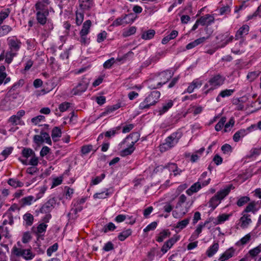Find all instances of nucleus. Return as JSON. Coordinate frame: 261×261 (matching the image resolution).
<instances>
[{
  "label": "nucleus",
  "instance_id": "32",
  "mask_svg": "<svg viewBox=\"0 0 261 261\" xmlns=\"http://www.w3.org/2000/svg\"><path fill=\"white\" fill-rule=\"evenodd\" d=\"M171 235V232L169 229H165L161 231L157 237L156 241L158 242H163L165 239L169 237Z\"/></svg>",
  "mask_w": 261,
  "mask_h": 261
},
{
  "label": "nucleus",
  "instance_id": "16",
  "mask_svg": "<svg viewBox=\"0 0 261 261\" xmlns=\"http://www.w3.org/2000/svg\"><path fill=\"white\" fill-rule=\"evenodd\" d=\"M249 30V27L248 25L246 24L243 25L236 32L235 39H244V37L248 34Z\"/></svg>",
  "mask_w": 261,
  "mask_h": 261
},
{
  "label": "nucleus",
  "instance_id": "63",
  "mask_svg": "<svg viewBox=\"0 0 261 261\" xmlns=\"http://www.w3.org/2000/svg\"><path fill=\"white\" fill-rule=\"evenodd\" d=\"M251 239V236L249 233L246 234L243 238H242L239 242H238L237 244L239 245L240 244L241 245H244L246 244Z\"/></svg>",
  "mask_w": 261,
  "mask_h": 261
},
{
  "label": "nucleus",
  "instance_id": "40",
  "mask_svg": "<svg viewBox=\"0 0 261 261\" xmlns=\"http://www.w3.org/2000/svg\"><path fill=\"white\" fill-rule=\"evenodd\" d=\"M231 214H223L219 215L217 218L216 222H215L216 225L220 224L223 223L229 219Z\"/></svg>",
  "mask_w": 261,
  "mask_h": 261
},
{
  "label": "nucleus",
  "instance_id": "57",
  "mask_svg": "<svg viewBox=\"0 0 261 261\" xmlns=\"http://www.w3.org/2000/svg\"><path fill=\"white\" fill-rule=\"evenodd\" d=\"M9 14L10 11L8 9L0 12V25H1L4 20L9 16Z\"/></svg>",
  "mask_w": 261,
  "mask_h": 261
},
{
  "label": "nucleus",
  "instance_id": "45",
  "mask_svg": "<svg viewBox=\"0 0 261 261\" xmlns=\"http://www.w3.org/2000/svg\"><path fill=\"white\" fill-rule=\"evenodd\" d=\"M132 234V230L128 229L121 232L118 236L119 240L121 241H124L127 237Z\"/></svg>",
  "mask_w": 261,
  "mask_h": 261
},
{
  "label": "nucleus",
  "instance_id": "38",
  "mask_svg": "<svg viewBox=\"0 0 261 261\" xmlns=\"http://www.w3.org/2000/svg\"><path fill=\"white\" fill-rule=\"evenodd\" d=\"M121 107V104L120 103H117L116 105H114L113 106L108 107L106 109L105 111L102 113L101 116H105L109 113H111L119 108Z\"/></svg>",
  "mask_w": 261,
  "mask_h": 261
},
{
  "label": "nucleus",
  "instance_id": "59",
  "mask_svg": "<svg viewBox=\"0 0 261 261\" xmlns=\"http://www.w3.org/2000/svg\"><path fill=\"white\" fill-rule=\"evenodd\" d=\"M58 249V243H55L52 246H50L47 250L46 253L48 256H50L53 253L56 252Z\"/></svg>",
  "mask_w": 261,
  "mask_h": 261
},
{
  "label": "nucleus",
  "instance_id": "61",
  "mask_svg": "<svg viewBox=\"0 0 261 261\" xmlns=\"http://www.w3.org/2000/svg\"><path fill=\"white\" fill-rule=\"evenodd\" d=\"M40 135L42 139L44 140V142L49 145H51V140L49 134L47 133L41 131L40 132Z\"/></svg>",
  "mask_w": 261,
  "mask_h": 261
},
{
  "label": "nucleus",
  "instance_id": "35",
  "mask_svg": "<svg viewBox=\"0 0 261 261\" xmlns=\"http://www.w3.org/2000/svg\"><path fill=\"white\" fill-rule=\"evenodd\" d=\"M221 200L215 195L211 198L209 201V206L214 210L220 203Z\"/></svg>",
  "mask_w": 261,
  "mask_h": 261
},
{
  "label": "nucleus",
  "instance_id": "48",
  "mask_svg": "<svg viewBox=\"0 0 261 261\" xmlns=\"http://www.w3.org/2000/svg\"><path fill=\"white\" fill-rule=\"evenodd\" d=\"M240 40L238 43L236 44L235 47L232 48V52L235 54H239L242 53V51L240 50V48L244 43V39H240Z\"/></svg>",
  "mask_w": 261,
  "mask_h": 261
},
{
  "label": "nucleus",
  "instance_id": "13",
  "mask_svg": "<svg viewBox=\"0 0 261 261\" xmlns=\"http://www.w3.org/2000/svg\"><path fill=\"white\" fill-rule=\"evenodd\" d=\"M173 75V72L171 70H168L160 73L156 77L158 80H159V81H160L161 85L162 86L163 85L165 84Z\"/></svg>",
  "mask_w": 261,
  "mask_h": 261
},
{
  "label": "nucleus",
  "instance_id": "6",
  "mask_svg": "<svg viewBox=\"0 0 261 261\" xmlns=\"http://www.w3.org/2000/svg\"><path fill=\"white\" fill-rule=\"evenodd\" d=\"M12 254L17 256L22 257L25 260H30L32 259L35 254L32 251L31 248L28 249H22L14 246L12 249Z\"/></svg>",
  "mask_w": 261,
  "mask_h": 261
},
{
  "label": "nucleus",
  "instance_id": "55",
  "mask_svg": "<svg viewBox=\"0 0 261 261\" xmlns=\"http://www.w3.org/2000/svg\"><path fill=\"white\" fill-rule=\"evenodd\" d=\"M17 54L14 53L9 51L6 54L5 62L8 64H10L14 57L16 56Z\"/></svg>",
  "mask_w": 261,
  "mask_h": 261
},
{
  "label": "nucleus",
  "instance_id": "50",
  "mask_svg": "<svg viewBox=\"0 0 261 261\" xmlns=\"http://www.w3.org/2000/svg\"><path fill=\"white\" fill-rule=\"evenodd\" d=\"M180 238V236L178 235H174L171 238L167 241L165 243L169 246L171 248L172 246L178 241Z\"/></svg>",
  "mask_w": 261,
  "mask_h": 261
},
{
  "label": "nucleus",
  "instance_id": "26",
  "mask_svg": "<svg viewBox=\"0 0 261 261\" xmlns=\"http://www.w3.org/2000/svg\"><path fill=\"white\" fill-rule=\"evenodd\" d=\"M156 77L152 79H149L147 81L148 87L151 89H154L160 88L162 85Z\"/></svg>",
  "mask_w": 261,
  "mask_h": 261
},
{
  "label": "nucleus",
  "instance_id": "10",
  "mask_svg": "<svg viewBox=\"0 0 261 261\" xmlns=\"http://www.w3.org/2000/svg\"><path fill=\"white\" fill-rule=\"evenodd\" d=\"M210 180L211 179L208 178L206 180L202 181L201 184L199 181L194 184L186 191V193L189 195H192L193 193L198 192L201 188L202 186H207L210 183Z\"/></svg>",
  "mask_w": 261,
  "mask_h": 261
},
{
  "label": "nucleus",
  "instance_id": "47",
  "mask_svg": "<svg viewBox=\"0 0 261 261\" xmlns=\"http://www.w3.org/2000/svg\"><path fill=\"white\" fill-rule=\"evenodd\" d=\"M21 120L19 119L15 115H12L8 120V122L10 123L13 126L18 124H21Z\"/></svg>",
  "mask_w": 261,
  "mask_h": 261
},
{
  "label": "nucleus",
  "instance_id": "28",
  "mask_svg": "<svg viewBox=\"0 0 261 261\" xmlns=\"http://www.w3.org/2000/svg\"><path fill=\"white\" fill-rule=\"evenodd\" d=\"M219 244L218 243H215L212 246H211L206 252V254L208 257L213 256L219 249Z\"/></svg>",
  "mask_w": 261,
  "mask_h": 261
},
{
  "label": "nucleus",
  "instance_id": "33",
  "mask_svg": "<svg viewBox=\"0 0 261 261\" xmlns=\"http://www.w3.org/2000/svg\"><path fill=\"white\" fill-rule=\"evenodd\" d=\"M247 134V130L245 129H241L237 131L233 136V139L234 142H238L241 138L245 136Z\"/></svg>",
  "mask_w": 261,
  "mask_h": 261
},
{
  "label": "nucleus",
  "instance_id": "3",
  "mask_svg": "<svg viewBox=\"0 0 261 261\" xmlns=\"http://www.w3.org/2000/svg\"><path fill=\"white\" fill-rule=\"evenodd\" d=\"M36 18L37 22L41 25L44 26L45 31L47 33L54 29L52 20L48 18L49 15L48 10L45 11L36 10Z\"/></svg>",
  "mask_w": 261,
  "mask_h": 261
},
{
  "label": "nucleus",
  "instance_id": "14",
  "mask_svg": "<svg viewBox=\"0 0 261 261\" xmlns=\"http://www.w3.org/2000/svg\"><path fill=\"white\" fill-rule=\"evenodd\" d=\"M86 198L84 197L74 200L72 202L73 207L72 208L71 211L75 214L81 212L83 210V205L86 202Z\"/></svg>",
  "mask_w": 261,
  "mask_h": 261
},
{
  "label": "nucleus",
  "instance_id": "1",
  "mask_svg": "<svg viewBox=\"0 0 261 261\" xmlns=\"http://www.w3.org/2000/svg\"><path fill=\"white\" fill-rule=\"evenodd\" d=\"M187 197L181 194L178 198L175 210L173 211L172 215L175 218L183 217L188 212L192 204V201H187Z\"/></svg>",
  "mask_w": 261,
  "mask_h": 261
},
{
  "label": "nucleus",
  "instance_id": "58",
  "mask_svg": "<svg viewBox=\"0 0 261 261\" xmlns=\"http://www.w3.org/2000/svg\"><path fill=\"white\" fill-rule=\"evenodd\" d=\"M249 201L250 198L249 197L243 196L239 198V199L238 200L237 202V204L238 206H242Z\"/></svg>",
  "mask_w": 261,
  "mask_h": 261
},
{
  "label": "nucleus",
  "instance_id": "41",
  "mask_svg": "<svg viewBox=\"0 0 261 261\" xmlns=\"http://www.w3.org/2000/svg\"><path fill=\"white\" fill-rule=\"evenodd\" d=\"M23 219L25 221V225L31 226L34 222V217L30 213H26L23 216Z\"/></svg>",
  "mask_w": 261,
  "mask_h": 261
},
{
  "label": "nucleus",
  "instance_id": "62",
  "mask_svg": "<svg viewBox=\"0 0 261 261\" xmlns=\"http://www.w3.org/2000/svg\"><path fill=\"white\" fill-rule=\"evenodd\" d=\"M226 120V118L225 117H222L221 118L220 121L215 125V129L216 131H220L222 128Z\"/></svg>",
  "mask_w": 261,
  "mask_h": 261
},
{
  "label": "nucleus",
  "instance_id": "51",
  "mask_svg": "<svg viewBox=\"0 0 261 261\" xmlns=\"http://www.w3.org/2000/svg\"><path fill=\"white\" fill-rule=\"evenodd\" d=\"M34 151L31 148H24L22 150V156L25 158H28L34 155Z\"/></svg>",
  "mask_w": 261,
  "mask_h": 261
},
{
  "label": "nucleus",
  "instance_id": "43",
  "mask_svg": "<svg viewBox=\"0 0 261 261\" xmlns=\"http://www.w3.org/2000/svg\"><path fill=\"white\" fill-rule=\"evenodd\" d=\"M190 220V218L185 219L180 221H179L175 226V228H179L180 230H182L185 228L188 224L189 223Z\"/></svg>",
  "mask_w": 261,
  "mask_h": 261
},
{
  "label": "nucleus",
  "instance_id": "15",
  "mask_svg": "<svg viewBox=\"0 0 261 261\" xmlns=\"http://www.w3.org/2000/svg\"><path fill=\"white\" fill-rule=\"evenodd\" d=\"M79 7L83 11L90 10L94 5L93 0H79Z\"/></svg>",
  "mask_w": 261,
  "mask_h": 261
},
{
  "label": "nucleus",
  "instance_id": "8",
  "mask_svg": "<svg viewBox=\"0 0 261 261\" xmlns=\"http://www.w3.org/2000/svg\"><path fill=\"white\" fill-rule=\"evenodd\" d=\"M57 199L55 197L49 198L40 208V212L42 214L49 213L55 207Z\"/></svg>",
  "mask_w": 261,
  "mask_h": 261
},
{
  "label": "nucleus",
  "instance_id": "5",
  "mask_svg": "<svg viewBox=\"0 0 261 261\" xmlns=\"http://www.w3.org/2000/svg\"><path fill=\"white\" fill-rule=\"evenodd\" d=\"M161 93L158 91H152L139 106V109H149L151 106H154L159 101Z\"/></svg>",
  "mask_w": 261,
  "mask_h": 261
},
{
  "label": "nucleus",
  "instance_id": "42",
  "mask_svg": "<svg viewBox=\"0 0 261 261\" xmlns=\"http://www.w3.org/2000/svg\"><path fill=\"white\" fill-rule=\"evenodd\" d=\"M12 30V28L9 25H0V37L8 34Z\"/></svg>",
  "mask_w": 261,
  "mask_h": 261
},
{
  "label": "nucleus",
  "instance_id": "29",
  "mask_svg": "<svg viewBox=\"0 0 261 261\" xmlns=\"http://www.w3.org/2000/svg\"><path fill=\"white\" fill-rule=\"evenodd\" d=\"M92 25V22L90 20H86L82 26V29L81 30L80 34H88L90 32V29Z\"/></svg>",
  "mask_w": 261,
  "mask_h": 261
},
{
  "label": "nucleus",
  "instance_id": "7",
  "mask_svg": "<svg viewBox=\"0 0 261 261\" xmlns=\"http://www.w3.org/2000/svg\"><path fill=\"white\" fill-rule=\"evenodd\" d=\"M7 41L9 51L17 54L22 45L21 41L14 37L8 38Z\"/></svg>",
  "mask_w": 261,
  "mask_h": 261
},
{
  "label": "nucleus",
  "instance_id": "56",
  "mask_svg": "<svg viewBox=\"0 0 261 261\" xmlns=\"http://www.w3.org/2000/svg\"><path fill=\"white\" fill-rule=\"evenodd\" d=\"M260 252L261 245H259L249 250V254L251 257H254L257 256Z\"/></svg>",
  "mask_w": 261,
  "mask_h": 261
},
{
  "label": "nucleus",
  "instance_id": "53",
  "mask_svg": "<svg viewBox=\"0 0 261 261\" xmlns=\"http://www.w3.org/2000/svg\"><path fill=\"white\" fill-rule=\"evenodd\" d=\"M47 227V225L45 224L44 223H42L39 224L37 227L36 233L38 236L40 235L42 233L45 232L46 231Z\"/></svg>",
  "mask_w": 261,
  "mask_h": 261
},
{
  "label": "nucleus",
  "instance_id": "64",
  "mask_svg": "<svg viewBox=\"0 0 261 261\" xmlns=\"http://www.w3.org/2000/svg\"><path fill=\"white\" fill-rule=\"evenodd\" d=\"M121 128L120 126H118L116 127L115 129H111L109 131H107L105 133V136L106 137H111V136H114L117 133V131L120 130Z\"/></svg>",
  "mask_w": 261,
  "mask_h": 261
},
{
  "label": "nucleus",
  "instance_id": "37",
  "mask_svg": "<svg viewBox=\"0 0 261 261\" xmlns=\"http://www.w3.org/2000/svg\"><path fill=\"white\" fill-rule=\"evenodd\" d=\"M84 11L77 10L75 12V22L77 25L79 26L82 23L84 20Z\"/></svg>",
  "mask_w": 261,
  "mask_h": 261
},
{
  "label": "nucleus",
  "instance_id": "36",
  "mask_svg": "<svg viewBox=\"0 0 261 261\" xmlns=\"http://www.w3.org/2000/svg\"><path fill=\"white\" fill-rule=\"evenodd\" d=\"M255 206L256 202L255 201H252L250 202L246 207L245 209L243 211V214H247V213L249 212H252L253 214H254L257 211Z\"/></svg>",
  "mask_w": 261,
  "mask_h": 261
},
{
  "label": "nucleus",
  "instance_id": "20",
  "mask_svg": "<svg viewBox=\"0 0 261 261\" xmlns=\"http://www.w3.org/2000/svg\"><path fill=\"white\" fill-rule=\"evenodd\" d=\"M234 252L235 250L233 248H229L221 255L218 259L219 261H225L229 259L233 256Z\"/></svg>",
  "mask_w": 261,
  "mask_h": 261
},
{
  "label": "nucleus",
  "instance_id": "4",
  "mask_svg": "<svg viewBox=\"0 0 261 261\" xmlns=\"http://www.w3.org/2000/svg\"><path fill=\"white\" fill-rule=\"evenodd\" d=\"M182 135V133L179 130L171 134L166 139L165 142L160 145V151L165 152L173 147L177 144Z\"/></svg>",
  "mask_w": 261,
  "mask_h": 261
},
{
  "label": "nucleus",
  "instance_id": "31",
  "mask_svg": "<svg viewBox=\"0 0 261 261\" xmlns=\"http://www.w3.org/2000/svg\"><path fill=\"white\" fill-rule=\"evenodd\" d=\"M202 83L201 81L196 80L193 81L191 84L188 86L187 89V91L191 93L193 92L194 90L198 87H200L202 85Z\"/></svg>",
  "mask_w": 261,
  "mask_h": 261
},
{
  "label": "nucleus",
  "instance_id": "19",
  "mask_svg": "<svg viewBox=\"0 0 261 261\" xmlns=\"http://www.w3.org/2000/svg\"><path fill=\"white\" fill-rule=\"evenodd\" d=\"M214 21V17L210 14H206L201 17L197 20V22H199L202 25H209Z\"/></svg>",
  "mask_w": 261,
  "mask_h": 261
},
{
  "label": "nucleus",
  "instance_id": "21",
  "mask_svg": "<svg viewBox=\"0 0 261 261\" xmlns=\"http://www.w3.org/2000/svg\"><path fill=\"white\" fill-rule=\"evenodd\" d=\"M49 4V0H41L35 4L36 10L40 11L48 10L47 7Z\"/></svg>",
  "mask_w": 261,
  "mask_h": 261
},
{
  "label": "nucleus",
  "instance_id": "11",
  "mask_svg": "<svg viewBox=\"0 0 261 261\" xmlns=\"http://www.w3.org/2000/svg\"><path fill=\"white\" fill-rule=\"evenodd\" d=\"M89 83L88 81H81L75 87L73 88L71 93L75 95L81 94L88 88Z\"/></svg>",
  "mask_w": 261,
  "mask_h": 261
},
{
  "label": "nucleus",
  "instance_id": "25",
  "mask_svg": "<svg viewBox=\"0 0 261 261\" xmlns=\"http://www.w3.org/2000/svg\"><path fill=\"white\" fill-rule=\"evenodd\" d=\"M234 91V89H225L221 91L216 97V101L220 102L221 101V97L224 98L225 97L230 96L233 94Z\"/></svg>",
  "mask_w": 261,
  "mask_h": 261
},
{
  "label": "nucleus",
  "instance_id": "27",
  "mask_svg": "<svg viewBox=\"0 0 261 261\" xmlns=\"http://www.w3.org/2000/svg\"><path fill=\"white\" fill-rule=\"evenodd\" d=\"M6 68L4 66H0V85L2 83L7 84L10 81V77H6L7 74L5 72Z\"/></svg>",
  "mask_w": 261,
  "mask_h": 261
},
{
  "label": "nucleus",
  "instance_id": "49",
  "mask_svg": "<svg viewBox=\"0 0 261 261\" xmlns=\"http://www.w3.org/2000/svg\"><path fill=\"white\" fill-rule=\"evenodd\" d=\"M93 150V146L91 144L85 145L81 147V152L82 155L89 153Z\"/></svg>",
  "mask_w": 261,
  "mask_h": 261
},
{
  "label": "nucleus",
  "instance_id": "30",
  "mask_svg": "<svg viewBox=\"0 0 261 261\" xmlns=\"http://www.w3.org/2000/svg\"><path fill=\"white\" fill-rule=\"evenodd\" d=\"M205 148L204 147H202L199 150L195 151L193 154H192L191 155V162L192 163L197 162L199 160L200 157L201 156Z\"/></svg>",
  "mask_w": 261,
  "mask_h": 261
},
{
  "label": "nucleus",
  "instance_id": "22",
  "mask_svg": "<svg viewBox=\"0 0 261 261\" xmlns=\"http://www.w3.org/2000/svg\"><path fill=\"white\" fill-rule=\"evenodd\" d=\"M173 105V101L169 100L163 104L162 107L159 109V113L162 115L167 112Z\"/></svg>",
  "mask_w": 261,
  "mask_h": 261
},
{
  "label": "nucleus",
  "instance_id": "54",
  "mask_svg": "<svg viewBox=\"0 0 261 261\" xmlns=\"http://www.w3.org/2000/svg\"><path fill=\"white\" fill-rule=\"evenodd\" d=\"M136 32V28L135 27H131L128 29L124 30L123 32V36L124 37H128L134 34Z\"/></svg>",
  "mask_w": 261,
  "mask_h": 261
},
{
  "label": "nucleus",
  "instance_id": "12",
  "mask_svg": "<svg viewBox=\"0 0 261 261\" xmlns=\"http://www.w3.org/2000/svg\"><path fill=\"white\" fill-rule=\"evenodd\" d=\"M132 137H135L137 139L132 141L130 145L126 148L123 149L120 152V155L122 156H125L131 154L135 150L134 145L138 140L140 135L138 133H136L132 134Z\"/></svg>",
  "mask_w": 261,
  "mask_h": 261
},
{
  "label": "nucleus",
  "instance_id": "9",
  "mask_svg": "<svg viewBox=\"0 0 261 261\" xmlns=\"http://www.w3.org/2000/svg\"><path fill=\"white\" fill-rule=\"evenodd\" d=\"M132 15V14L122 15L114 20L112 25L114 27H118L121 25H125L128 23L133 22L134 21V19L128 18V17Z\"/></svg>",
  "mask_w": 261,
  "mask_h": 261
},
{
  "label": "nucleus",
  "instance_id": "60",
  "mask_svg": "<svg viewBox=\"0 0 261 261\" xmlns=\"http://www.w3.org/2000/svg\"><path fill=\"white\" fill-rule=\"evenodd\" d=\"M8 183L9 185L14 187H21L23 185L22 182L13 179H10Z\"/></svg>",
  "mask_w": 261,
  "mask_h": 261
},
{
  "label": "nucleus",
  "instance_id": "17",
  "mask_svg": "<svg viewBox=\"0 0 261 261\" xmlns=\"http://www.w3.org/2000/svg\"><path fill=\"white\" fill-rule=\"evenodd\" d=\"M242 216L240 219V226L242 228H246L252 222L250 215L245 213H242Z\"/></svg>",
  "mask_w": 261,
  "mask_h": 261
},
{
  "label": "nucleus",
  "instance_id": "2",
  "mask_svg": "<svg viewBox=\"0 0 261 261\" xmlns=\"http://www.w3.org/2000/svg\"><path fill=\"white\" fill-rule=\"evenodd\" d=\"M225 81V77L220 74L212 75L203 87L204 89H206L204 92L205 94H207L223 85Z\"/></svg>",
  "mask_w": 261,
  "mask_h": 261
},
{
  "label": "nucleus",
  "instance_id": "24",
  "mask_svg": "<svg viewBox=\"0 0 261 261\" xmlns=\"http://www.w3.org/2000/svg\"><path fill=\"white\" fill-rule=\"evenodd\" d=\"M232 187V185H229L226 188L222 189L219 191H218L216 194L219 199L222 200L227 195L229 194L230 192V190Z\"/></svg>",
  "mask_w": 261,
  "mask_h": 261
},
{
  "label": "nucleus",
  "instance_id": "18",
  "mask_svg": "<svg viewBox=\"0 0 261 261\" xmlns=\"http://www.w3.org/2000/svg\"><path fill=\"white\" fill-rule=\"evenodd\" d=\"M208 39V37H200L197 39L195 40L194 41L188 43L186 48L187 49H191L198 45L203 44L205 41Z\"/></svg>",
  "mask_w": 261,
  "mask_h": 261
},
{
  "label": "nucleus",
  "instance_id": "23",
  "mask_svg": "<svg viewBox=\"0 0 261 261\" xmlns=\"http://www.w3.org/2000/svg\"><path fill=\"white\" fill-rule=\"evenodd\" d=\"M166 167L168 168L170 172L173 173L175 176L180 174L182 172V170L179 169L177 164L175 163H169L166 165Z\"/></svg>",
  "mask_w": 261,
  "mask_h": 261
},
{
  "label": "nucleus",
  "instance_id": "46",
  "mask_svg": "<svg viewBox=\"0 0 261 261\" xmlns=\"http://www.w3.org/2000/svg\"><path fill=\"white\" fill-rule=\"evenodd\" d=\"M110 191V189H107L105 191L95 194L94 195V197L95 198L100 199L106 198L107 197H108V196L112 194V192H111Z\"/></svg>",
  "mask_w": 261,
  "mask_h": 261
},
{
  "label": "nucleus",
  "instance_id": "34",
  "mask_svg": "<svg viewBox=\"0 0 261 261\" xmlns=\"http://www.w3.org/2000/svg\"><path fill=\"white\" fill-rule=\"evenodd\" d=\"M61 130L59 127H55L51 132V138L54 142L58 140V138L61 137Z\"/></svg>",
  "mask_w": 261,
  "mask_h": 261
},
{
  "label": "nucleus",
  "instance_id": "52",
  "mask_svg": "<svg viewBox=\"0 0 261 261\" xmlns=\"http://www.w3.org/2000/svg\"><path fill=\"white\" fill-rule=\"evenodd\" d=\"M259 71H255L250 72L248 73L247 78L250 81L252 82L255 80L260 74Z\"/></svg>",
  "mask_w": 261,
  "mask_h": 261
},
{
  "label": "nucleus",
  "instance_id": "39",
  "mask_svg": "<svg viewBox=\"0 0 261 261\" xmlns=\"http://www.w3.org/2000/svg\"><path fill=\"white\" fill-rule=\"evenodd\" d=\"M155 32L154 30H149L143 33L142 34V38L145 40H149L152 39L154 35Z\"/></svg>",
  "mask_w": 261,
  "mask_h": 261
},
{
  "label": "nucleus",
  "instance_id": "44",
  "mask_svg": "<svg viewBox=\"0 0 261 261\" xmlns=\"http://www.w3.org/2000/svg\"><path fill=\"white\" fill-rule=\"evenodd\" d=\"M22 204L23 206L29 205L32 204V202L34 201H35L36 199L33 196H29L25 197L21 200Z\"/></svg>",
  "mask_w": 261,
  "mask_h": 261
}]
</instances>
